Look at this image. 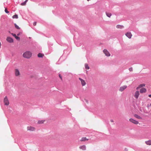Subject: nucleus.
Instances as JSON below:
<instances>
[{"instance_id": "0eeeda50", "label": "nucleus", "mask_w": 151, "mask_h": 151, "mask_svg": "<svg viewBox=\"0 0 151 151\" xmlns=\"http://www.w3.org/2000/svg\"><path fill=\"white\" fill-rule=\"evenodd\" d=\"M27 130L30 131H35V128L33 127L28 126L27 127Z\"/></svg>"}, {"instance_id": "f3484780", "label": "nucleus", "mask_w": 151, "mask_h": 151, "mask_svg": "<svg viewBox=\"0 0 151 151\" xmlns=\"http://www.w3.org/2000/svg\"><path fill=\"white\" fill-rule=\"evenodd\" d=\"M116 27L117 29H122L124 27L122 25H117L116 26Z\"/></svg>"}, {"instance_id": "20e7f679", "label": "nucleus", "mask_w": 151, "mask_h": 151, "mask_svg": "<svg viewBox=\"0 0 151 151\" xmlns=\"http://www.w3.org/2000/svg\"><path fill=\"white\" fill-rule=\"evenodd\" d=\"M127 88L126 85H124L120 87L119 89V91L120 92H122L126 89Z\"/></svg>"}, {"instance_id": "c756f323", "label": "nucleus", "mask_w": 151, "mask_h": 151, "mask_svg": "<svg viewBox=\"0 0 151 151\" xmlns=\"http://www.w3.org/2000/svg\"><path fill=\"white\" fill-rule=\"evenodd\" d=\"M37 24V22H34L33 23V25L34 26H36Z\"/></svg>"}, {"instance_id": "f03ea898", "label": "nucleus", "mask_w": 151, "mask_h": 151, "mask_svg": "<svg viewBox=\"0 0 151 151\" xmlns=\"http://www.w3.org/2000/svg\"><path fill=\"white\" fill-rule=\"evenodd\" d=\"M140 95L139 92L138 91H136L135 92L134 94V97L136 99H137Z\"/></svg>"}, {"instance_id": "9b49d317", "label": "nucleus", "mask_w": 151, "mask_h": 151, "mask_svg": "<svg viewBox=\"0 0 151 151\" xmlns=\"http://www.w3.org/2000/svg\"><path fill=\"white\" fill-rule=\"evenodd\" d=\"M79 79L81 81V84L83 86H85L86 85L85 81L81 78H79Z\"/></svg>"}, {"instance_id": "4468645a", "label": "nucleus", "mask_w": 151, "mask_h": 151, "mask_svg": "<svg viewBox=\"0 0 151 151\" xmlns=\"http://www.w3.org/2000/svg\"><path fill=\"white\" fill-rule=\"evenodd\" d=\"M79 148L83 150H86V147L85 145H83L80 146L79 147Z\"/></svg>"}, {"instance_id": "9d476101", "label": "nucleus", "mask_w": 151, "mask_h": 151, "mask_svg": "<svg viewBox=\"0 0 151 151\" xmlns=\"http://www.w3.org/2000/svg\"><path fill=\"white\" fill-rule=\"evenodd\" d=\"M125 35L129 39L131 38L132 36V34H131V32H128L126 33Z\"/></svg>"}, {"instance_id": "f257e3e1", "label": "nucleus", "mask_w": 151, "mask_h": 151, "mask_svg": "<svg viewBox=\"0 0 151 151\" xmlns=\"http://www.w3.org/2000/svg\"><path fill=\"white\" fill-rule=\"evenodd\" d=\"M32 56V52L29 51H27L24 52L23 55V56L25 58L29 59Z\"/></svg>"}, {"instance_id": "6e6552de", "label": "nucleus", "mask_w": 151, "mask_h": 151, "mask_svg": "<svg viewBox=\"0 0 151 151\" xmlns=\"http://www.w3.org/2000/svg\"><path fill=\"white\" fill-rule=\"evenodd\" d=\"M103 52L106 55V56H109L110 55V54L109 52L106 49H104L103 50Z\"/></svg>"}, {"instance_id": "7c9ffc66", "label": "nucleus", "mask_w": 151, "mask_h": 151, "mask_svg": "<svg viewBox=\"0 0 151 151\" xmlns=\"http://www.w3.org/2000/svg\"><path fill=\"white\" fill-rule=\"evenodd\" d=\"M59 77L60 78V79L62 80V77L60 75H59Z\"/></svg>"}, {"instance_id": "2eb2a0df", "label": "nucleus", "mask_w": 151, "mask_h": 151, "mask_svg": "<svg viewBox=\"0 0 151 151\" xmlns=\"http://www.w3.org/2000/svg\"><path fill=\"white\" fill-rule=\"evenodd\" d=\"M134 116L135 118H136L138 119H142V118L141 117H140V116L138 115L137 114H134Z\"/></svg>"}, {"instance_id": "cd10ccee", "label": "nucleus", "mask_w": 151, "mask_h": 151, "mask_svg": "<svg viewBox=\"0 0 151 151\" xmlns=\"http://www.w3.org/2000/svg\"><path fill=\"white\" fill-rule=\"evenodd\" d=\"M5 11L6 13H9V12L7 10L6 8L5 9Z\"/></svg>"}, {"instance_id": "412c9836", "label": "nucleus", "mask_w": 151, "mask_h": 151, "mask_svg": "<svg viewBox=\"0 0 151 151\" xmlns=\"http://www.w3.org/2000/svg\"><path fill=\"white\" fill-rule=\"evenodd\" d=\"M44 55L42 53H39L38 55V57L39 58H42Z\"/></svg>"}, {"instance_id": "2f4dec72", "label": "nucleus", "mask_w": 151, "mask_h": 151, "mask_svg": "<svg viewBox=\"0 0 151 151\" xmlns=\"http://www.w3.org/2000/svg\"><path fill=\"white\" fill-rule=\"evenodd\" d=\"M148 96H149V97H150V98H151V94L149 95H148Z\"/></svg>"}, {"instance_id": "c85d7f7f", "label": "nucleus", "mask_w": 151, "mask_h": 151, "mask_svg": "<svg viewBox=\"0 0 151 151\" xmlns=\"http://www.w3.org/2000/svg\"><path fill=\"white\" fill-rule=\"evenodd\" d=\"M129 70L130 71H133V69L132 68H129Z\"/></svg>"}, {"instance_id": "b1692460", "label": "nucleus", "mask_w": 151, "mask_h": 151, "mask_svg": "<svg viewBox=\"0 0 151 151\" xmlns=\"http://www.w3.org/2000/svg\"><path fill=\"white\" fill-rule=\"evenodd\" d=\"M85 67L86 69H89V68L88 65L87 64H85Z\"/></svg>"}, {"instance_id": "7ed1b4c3", "label": "nucleus", "mask_w": 151, "mask_h": 151, "mask_svg": "<svg viewBox=\"0 0 151 151\" xmlns=\"http://www.w3.org/2000/svg\"><path fill=\"white\" fill-rule=\"evenodd\" d=\"M15 75L16 76H19L20 75L19 70L18 69H15L14 70Z\"/></svg>"}, {"instance_id": "dca6fc26", "label": "nucleus", "mask_w": 151, "mask_h": 151, "mask_svg": "<svg viewBox=\"0 0 151 151\" xmlns=\"http://www.w3.org/2000/svg\"><path fill=\"white\" fill-rule=\"evenodd\" d=\"M88 139L86 137H83L81 138L80 141L81 142L85 141H88Z\"/></svg>"}, {"instance_id": "aec40b11", "label": "nucleus", "mask_w": 151, "mask_h": 151, "mask_svg": "<svg viewBox=\"0 0 151 151\" xmlns=\"http://www.w3.org/2000/svg\"><path fill=\"white\" fill-rule=\"evenodd\" d=\"M146 144L148 145H151V140H149L145 142Z\"/></svg>"}, {"instance_id": "473e14b6", "label": "nucleus", "mask_w": 151, "mask_h": 151, "mask_svg": "<svg viewBox=\"0 0 151 151\" xmlns=\"http://www.w3.org/2000/svg\"><path fill=\"white\" fill-rule=\"evenodd\" d=\"M111 121V122H114L113 120H112V119L111 120V121Z\"/></svg>"}, {"instance_id": "ddd939ff", "label": "nucleus", "mask_w": 151, "mask_h": 151, "mask_svg": "<svg viewBox=\"0 0 151 151\" xmlns=\"http://www.w3.org/2000/svg\"><path fill=\"white\" fill-rule=\"evenodd\" d=\"M145 86V84L144 83H142L139 85L136 88V90H138L140 88L142 87H144Z\"/></svg>"}, {"instance_id": "39448f33", "label": "nucleus", "mask_w": 151, "mask_h": 151, "mask_svg": "<svg viewBox=\"0 0 151 151\" xmlns=\"http://www.w3.org/2000/svg\"><path fill=\"white\" fill-rule=\"evenodd\" d=\"M129 121L135 124H139V122L132 118H130L129 119Z\"/></svg>"}, {"instance_id": "a211bd4d", "label": "nucleus", "mask_w": 151, "mask_h": 151, "mask_svg": "<svg viewBox=\"0 0 151 151\" xmlns=\"http://www.w3.org/2000/svg\"><path fill=\"white\" fill-rule=\"evenodd\" d=\"M12 35L14 37H15V38L16 39H17V40H19V39H20L19 37H18L16 35V34H15L12 33Z\"/></svg>"}, {"instance_id": "423d86ee", "label": "nucleus", "mask_w": 151, "mask_h": 151, "mask_svg": "<svg viewBox=\"0 0 151 151\" xmlns=\"http://www.w3.org/2000/svg\"><path fill=\"white\" fill-rule=\"evenodd\" d=\"M4 104L8 106L9 104V100L6 96H5L4 99Z\"/></svg>"}, {"instance_id": "bb28decb", "label": "nucleus", "mask_w": 151, "mask_h": 151, "mask_svg": "<svg viewBox=\"0 0 151 151\" xmlns=\"http://www.w3.org/2000/svg\"><path fill=\"white\" fill-rule=\"evenodd\" d=\"M150 107H151V103L150 104H148L147 105V107L148 109H149Z\"/></svg>"}, {"instance_id": "4be33fe9", "label": "nucleus", "mask_w": 151, "mask_h": 151, "mask_svg": "<svg viewBox=\"0 0 151 151\" xmlns=\"http://www.w3.org/2000/svg\"><path fill=\"white\" fill-rule=\"evenodd\" d=\"M28 0H26L25 1H24L23 3H22L21 5L22 6H24L25 5L27 2Z\"/></svg>"}, {"instance_id": "6ab92c4d", "label": "nucleus", "mask_w": 151, "mask_h": 151, "mask_svg": "<svg viewBox=\"0 0 151 151\" xmlns=\"http://www.w3.org/2000/svg\"><path fill=\"white\" fill-rule=\"evenodd\" d=\"M106 16L109 17H110L112 15L111 13L107 12H106Z\"/></svg>"}, {"instance_id": "5701e85b", "label": "nucleus", "mask_w": 151, "mask_h": 151, "mask_svg": "<svg viewBox=\"0 0 151 151\" xmlns=\"http://www.w3.org/2000/svg\"><path fill=\"white\" fill-rule=\"evenodd\" d=\"M44 120H39L38 121V123L39 124H43L44 122Z\"/></svg>"}, {"instance_id": "1a4fd4ad", "label": "nucleus", "mask_w": 151, "mask_h": 151, "mask_svg": "<svg viewBox=\"0 0 151 151\" xmlns=\"http://www.w3.org/2000/svg\"><path fill=\"white\" fill-rule=\"evenodd\" d=\"M6 40L9 43H12L14 41L13 39L10 37H7L6 38Z\"/></svg>"}, {"instance_id": "393cba45", "label": "nucleus", "mask_w": 151, "mask_h": 151, "mask_svg": "<svg viewBox=\"0 0 151 151\" xmlns=\"http://www.w3.org/2000/svg\"><path fill=\"white\" fill-rule=\"evenodd\" d=\"M12 18L13 19H17L18 18V16L17 14L14 15L12 16Z\"/></svg>"}, {"instance_id": "a878e982", "label": "nucleus", "mask_w": 151, "mask_h": 151, "mask_svg": "<svg viewBox=\"0 0 151 151\" xmlns=\"http://www.w3.org/2000/svg\"><path fill=\"white\" fill-rule=\"evenodd\" d=\"M14 25L16 28L17 29H20V28L16 24H14Z\"/></svg>"}, {"instance_id": "f8f14e48", "label": "nucleus", "mask_w": 151, "mask_h": 151, "mask_svg": "<svg viewBox=\"0 0 151 151\" xmlns=\"http://www.w3.org/2000/svg\"><path fill=\"white\" fill-rule=\"evenodd\" d=\"M146 89L145 88H142L140 90L139 92L141 93H144L146 92Z\"/></svg>"}]
</instances>
